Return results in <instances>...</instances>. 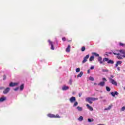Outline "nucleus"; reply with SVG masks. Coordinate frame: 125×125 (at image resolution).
I'll use <instances>...</instances> for the list:
<instances>
[{
  "instance_id": "f257e3e1",
  "label": "nucleus",
  "mask_w": 125,
  "mask_h": 125,
  "mask_svg": "<svg viewBox=\"0 0 125 125\" xmlns=\"http://www.w3.org/2000/svg\"><path fill=\"white\" fill-rule=\"evenodd\" d=\"M96 100H98L97 98H92V97H88L85 99L86 102H88L90 104H92V101H96Z\"/></svg>"
},
{
  "instance_id": "f03ea898",
  "label": "nucleus",
  "mask_w": 125,
  "mask_h": 125,
  "mask_svg": "<svg viewBox=\"0 0 125 125\" xmlns=\"http://www.w3.org/2000/svg\"><path fill=\"white\" fill-rule=\"evenodd\" d=\"M48 117H49V118H56L57 119H60L61 117L59 116V115L58 114H56V115L54 114H52L51 113H49L47 115Z\"/></svg>"
},
{
  "instance_id": "7ed1b4c3",
  "label": "nucleus",
  "mask_w": 125,
  "mask_h": 125,
  "mask_svg": "<svg viewBox=\"0 0 125 125\" xmlns=\"http://www.w3.org/2000/svg\"><path fill=\"white\" fill-rule=\"evenodd\" d=\"M109 82L110 83H111L112 84H114V85H118V83H117V82H116V81H115V80L112 79V78H109Z\"/></svg>"
},
{
  "instance_id": "20e7f679",
  "label": "nucleus",
  "mask_w": 125,
  "mask_h": 125,
  "mask_svg": "<svg viewBox=\"0 0 125 125\" xmlns=\"http://www.w3.org/2000/svg\"><path fill=\"white\" fill-rule=\"evenodd\" d=\"M88 58H89V54L87 55L86 56L84 57L83 60V61L82 63L83 64L85 63V62L87 61V59H88Z\"/></svg>"
},
{
  "instance_id": "39448f33",
  "label": "nucleus",
  "mask_w": 125,
  "mask_h": 125,
  "mask_svg": "<svg viewBox=\"0 0 125 125\" xmlns=\"http://www.w3.org/2000/svg\"><path fill=\"white\" fill-rule=\"evenodd\" d=\"M10 90V88L9 87L6 88L3 91V94H7V93L9 92Z\"/></svg>"
},
{
  "instance_id": "423d86ee",
  "label": "nucleus",
  "mask_w": 125,
  "mask_h": 125,
  "mask_svg": "<svg viewBox=\"0 0 125 125\" xmlns=\"http://www.w3.org/2000/svg\"><path fill=\"white\" fill-rule=\"evenodd\" d=\"M18 85V83L11 82L9 83V86L13 87V86H15L16 85Z\"/></svg>"
},
{
  "instance_id": "0eeeda50",
  "label": "nucleus",
  "mask_w": 125,
  "mask_h": 125,
  "mask_svg": "<svg viewBox=\"0 0 125 125\" xmlns=\"http://www.w3.org/2000/svg\"><path fill=\"white\" fill-rule=\"evenodd\" d=\"M48 42H49V44H50V45H51V49L52 50H54V46H53L52 42H51L50 40H48Z\"/></svg>"
},
{
  "instance_id": "6e6552de",
  "label": "nucleus",
  "mask_w": 125,
  "mask_h": 125,
  "mask_svg": "<svg viewBox=\"0 0 125 125\" xmlns=\"http://www.w3.org/2000/svg\"><path fill=\"white\" fill-rule=\"evenodd\" d=\"M69 101L71 102V103H73V102H75V101H76V97H72L69 99Z\"/></svg>"
},
{
  "instance_id": "1a4fd4ad",
  "label": "nucleus",
  "mask_w": 125,
  "mask_h": 125,
  "mask_svg": "<svg viewBox=\"0 0 125 125\" xmlns=\"http://www.w3.org/2000/svg\"><path fill=\"white\" fill-rule=\"evenodd\" d=\"M86 107H87V108L90 110V111H93V108L91 107V106L89 105V104H87Z\"/></svg>"
},
{
  "instance_id": "9d476101",
  "label": "nucleus",
  "mask_w": 125,
  "mask_h": 125,
  "mask_svg": "<svg viewBox=\"0 0 125 125\" xmlns=\"http://www.w3.org/2000/svg\"><path fill=\"white\" fill-rule=\"evenodd\" d=\"M98 85H100V86H104L105 85V82H101L98 84Z\"/></svg>"
},
{
  "instance_id": "9b49d317",
  "label": "nucleus",
  "mask_w": 125,
  "mask_h": 125,
  "mask_svg": "<svg viewBox=\"0 0 125 125\" xmlns=\"http://www.w3.org/2000/svg\"><path fill=\"white\" fill-rule=\"evenodd\" d=\"M69 86H66V85H64L62 87V90H67L69 89Z\"/></svg>"
},
{
  "instance_id": "f8f14e48",
  "label": "nucleus",
  "mask_w": 125,
  "mask_h": 125,
  "mask_svg": "<svg viewBox=\"0 0 125 125\" xmlns=\"http://www.w3.org/2000/svg\"><path fill=\"white\" fill-rule=\"evenodd\" d=\"M5 100H6V97H2L0 98V102H3Z\"/></svg>"
},
{
  "instance_id": "ddd939ff",
  "label": "nucleus",
  "mask_w": 125,
  "mask_h": 125,
  "mask_svg": "<svg viewBox=\"0 0 125 125\" xmlns=\"http://www.w3.org/2000/svg\"><path fill=\"white\" fill-rule=\"evenodd\" d=\"M117 58L118 59H123V57H124V55H122L121 54H120L119 53H118L117 54Z\"/></svg>"
},
{
  "instance_id": "4468645a",
  "label": "nucleus",
  "mask_w": 125,
  "mask_h": 125,
  "mask_svg": "<svg viewBox=\"0 0 125 125\" xmlns=\"http://www.w3.org/2000/svg\"><path fill=\"white\" fill-rule=\"evenodd\" d=\"M70 49H71V45H68V47L66 48V52H70Z\"/></svg>"
},
{
  "instance_id": "2eb2a0df",
  "label": "nucleus",
  "mask_w": 125,
  "mask_h": 125,
  "mask_svg": "<svg viewBox=\"0 0 125 125\" xmlns=\"http://www.w3.org/2000/svg\"><path fill=\"white\" fill-rule=\"evenodd\" d=\"M98 60L100 64H103V62H102V58L101 57H99Z\"/></svg>"
},
{
  "instance_id": "dca6fc26",
  "label": "nucleus",
  "mask_w": 125,
  "mask_h": 125,
  "mask_svg": "<svg viewBox=\"0 0 125 125\" xmlns=\"http://www.w3.org/2000/svg\"><path fill=\"white\" fill-rule=\"evenodd\" d=\"M122 63H123V62H122V61H118V62H117V63L115 64V67H118V66L119 65H121V64H122Z\"/></svg>"
},
{
  "instance_id": "f3484780",
  "label": "nucleus",
  "mask_w": 125,
  "mask_h": 125,
  "mask_svg": "<svg viewBox=\"0 0 125 125\" xmlns=\"http://www.w3.org/2000/svg\"><path fill=\"white\" fill-rule=\"evenodd\" d=\"M83 75V71H81L80 73L77 75V78H81V77H82Z\"/></svg>"
},
{
  "instance_id": "a211bd4d",
  "label": "nucleus",
  "mask_w": 125,
  "mask_h": 125,
  "mask_svg": "<svg viewBox=\"0 0 125 125\" xmlns=\"http://www.w3.org/2000/svg\"><path fill=\"white\" fill-rule=\"evenodd\" d=\"M109 61V59L108 58H104L103 59V62H106Z\"/></svg>"
},
{
  "instance_id": "6ab92c4d",
  "label": "nucleus",
  "mask_w": 125,
  "mask_h": 125,
  "mask_svg": "<svg viewBox=\"0 0 125 125\" xmlns=\"http://www.w3.org/2000/svg\"><path fill=\"white\" fill-rule=\"evenodd\" d=\"M108 64H114V62L113 61V60H108V61L107 62Z\"/></svg>"
},
{
  "instance_id": "aec40b11",
  "label": "nucleus",
  "mask_w": 125,
  "mask_h": 125,
  "mask_svg": "<svg viewBox=\"0 0 125 125\" xmlns=\"http://www.w3.org/2000/svg\"><path fill=\"white\" fill-rule=\"evenodd\" d=\"M77 109L80 112L83 111V108L80 107V106H77Z\"/></svg>"
},
{
  "instance_id": "412c9836",
  "label": "nucleus",
  "mask_w": 125,
  "mask_h": 125,
  "mask_svg": "<svg viewBox=\"0 0 125 125\" xmlns=\"http://www.w3.org/2000/svg\"><path fill=\"white\" fill-rule=\"evenodd\" d=\"M94 60V56H92L89 58V61H93Z\"/></svg>"
},
{
  "instance_id": "4be33fe9",
  "label": "nucleus",
  "mask_w": 125,
  "mask_h": 125,
  "mask_svg": "<svg viewBox=\"0 0 125 125\" xmlns=\"http://www.w3.org/2000/svg\"><path fill=\"white\" fill-rule=\"evenodd\" d=\"M83 116H80V117L78 118V120H79L80 122L83 121Z\"/></svg>"
},
{
  "instance_id": "5701e85b",
  "label": "nucleus",
  "mask_w": 125,
  "mask_h": 125,
  "mask_svg": "<svg viewBox=\"0 0 125 125\" xmlns=\"http://www.w3.org/2000/svg\"><path fill=\"white\" fill-rule=\"evenodd\" d=\"M93 55H95L96 57H99V55L95 52L92 53Z\"/></svg>"
},
{
  "instance_id": "b1692460",
  "label": "nucleus",
  "mask_w": 125,
  "mask_h": 125,
  "mask_svg": "<svg viewBox=\"0 0 125 125\" xmlns=\"http://www.w3.org/2000/svg\"><path fill=\"white\" fill-rule=\"evenodd\" d=\"M20 88L21 90H23V89H24V84H21L20 86Z\"/></svg>"
},
{
  "instance_id": "393cba45",
  "label": "nucleus",
  "mask_w": 125,
  "mask_h": 125,
  "mask_svg": "<svg viewBox=\"0 0 125 125\" xmlns=\"http://www.w3.org/2000/svg\"><path fill=\"white\" fill-rule=\"evenodd\" d=\"M72 83H73V80H72V79H70L69 80V82H68V84H70L71 85H72Z\"/></svg>"
},
{
  "instance_id": "a878e982",
  "label": "nucleus",
  "mask_w": 125,
  "mask_h": 125,
  "mask_svg": "<svg viewBox=\"0 0 125 125\" xmlns=\"http://www.w3.org/2000/svg\"><path fill=\"white\" fill-rule=\"evenodd\" d=\"M85 50V46H83L81 48V51L83 52Z\"/></svg>"
},
{
  "instance_id": "bb28decb",
  "label": "nucleus",
  "mask_w": 125,
  "mask_h": 125,
  "mask_svg": "<svg viewBox=\"0 0 125 125\" xmlns=\"http://www.w3.org/2000/svg\"><path fill=\"white\" fill-rule=\"evenodd\" d=\"M106 89L107 91H111V88L108 86H106Z\"/></svg>"
},
{
  "instance_id": "cd10ccee",
  "label": "nucleus",
  "mask_w": 125,
  "mask_h": 125,
  "mask_svg": "<svg viewBox=\"0 0 125 125\" xmlns=\"http://www.w3.org/2000/svg\"><path fill=\"white\" fill-rule=\"evenodd\" d=\"M102 72L108 73L109 70L108 69H102Z\"/></svg>"
},
{
  "instance_id": "c85d7f7f",
  "label": "nucleus",
  "mask_w": 125,
  "mask_h": 125,
  "mask_svg": "<svg viewBox=\"0 0 125 125\" xmlns=\"http://www.w3.org/2000/svg\"><path fill=\"white\" fill-rule=\"evenodd\" d=\"M89 80H90V81H94V78H93L92 77H90L89 78Z\"/></svg>"
},
{
  "instance_id": "c756f323",
  "label": "nucleus",
  "mask_w": 125,
  "mask_h": 125,
  "mask_svg": "<svg viewBox=\"0 0 125 125\" xmlns=\"http://www.w3.org/2000/svg\"><path fill=\"white\" fill-rule=\"evenodd\" d=\"M81 71V69L80 68H76V73H79Z\"/></svg>"
},
{
  "instance_id": "7c9ffc66",
  "label": "nucleus",
  "mask_w": 125,
  "mask_h": 125,
  "mask_svg": "<svg viewBox=\"0 0 125 125\" xmlns=\"http://www.w3.org/2000/svg\"><path fill=\"white\" fill-rule=\"evenodd\" d=\"M78 105V102H75L74 103V104L73 105L74 107H76V106Z\"/></svg>"
},
{
  "instance_id": "2f4dec72",
  "label": "nucleus",
  "mask_w": 125,
  "mask_h": 125,
  "mask_svg": "<svg viewBox=\"0 0 125 125\" xmlns=\"http://www.w3.org/2000/svg\"><path fill=\"white\" fill-rule=\"evenodd\" d=\"M125 106H123V107H122V108L121 109V112L125 111Z\"/></svg>"
},
{
  "instance_id": "473e14b6",
  "label": "nucleus",
  "mask_w": 125,
  "mask_h": 125,
  "mask_svg": "<svg viewBox=\"0 0 125 125\" xmlns=\"http://www.w3.org/2000/svg\"><path fill=\"white\" fill-rule=\"evenodd\" d=\"M3 81H5V80H6V75H3Z\"/></svg>"
},
{
  "instance_id": "72a5a7b5",
  "label": "nucleus",
  "mask_w": 125,
  "mask_h": 125,
  "mask_svg": "<svg viewBox=\"0 0 125 125\" xmlns=\"http://www.w3.org/2000/svg\"><path fill=\"white\" fill-rule=\"evenodd\" d=\"M120 52H121V53H122V54H124V55H125V51L121 50Z\"/></svg>"
},
{
  "instance_id": "f704fd0d",
  "label": "nucleus",
  "mask_w": 125,
  "mask_h": 125,
  "mask_svg": "<svg viewBox=\"0 0 125 125\" xmlns=\"http://www.w3.org/2000/svg\"><path fill=\"white\" fill-rule=\"evenodd\" d=\"M119 44H120V46H125V44H124V43H123L122 42H120L119 43Z\"/></svg>"
},
{
  "instance_id": "c9c22d12",
  "label": "nucleus",
  "mask_w": 125,
  "mask_h": 125,
  "mask_svg": "<svg viewBox=\"0 0 125 125\" xmlns=\"http://www.w3.org/2000/svg\"><path fill=\"white\" fill-rule=\"evenodd\" d=\"M19 89V87H17L16 88L14 89V90H15V91H17V90H18Z\"/></svg>"
},
{
  "instance_id": "e433bc0d",
  "label": "nucleus",
  "mask_w": 125,
  "mask_h": 125,
  "mask_svg": "<svg viewBox=\"0 0 125 125\" xmlns=\"http://www.w3.org/2000/svg\"><path fill=\"white\" fill-rule=\"evenodd\" d=\"M111 94L112 96H113V97H115V96H116V95H115V93L114 92H111Z\"/></svg>"
},
{
  "instance_id": "4c0bfd02",
  "label": "nucleus",
  "mask_w": 125,
  "mask_h": 125,
  "mask_svg": "<svg viewBox=\"0 0 125 125\" xmlns=\"http://www.w3.org/2000/svg\"><path fill=\"white\" fill-rule=\"evenodd\" d=\"M103 81H104V82H107V79L105 78H103Z\"/></svg>"
},
{
  "instance_id": "58836bf2",
  "label": "nucleus",
  "mask_w": 125,
  "mask_h": 125,
  "mask_svg": "<svg viewBox=\"0 0 125 125\" xmlns=\"http://www.w3.org/2000/svg\"><path fill=\"white\" fill-rule=\"evenodd\" d=\"M88 122H89V123H91V122H92V120L90 119H88Z\"/></svg>"
},
{
  "instance_id": "ea45409f",
  "label": "nucleus",
  "mask_w": 125,
  "mask_h": 125,
  "mask_svg": "<svg viewBox=\"0 0 125 125\" xmlns=\"http://www.w3.org/2000/svg\"><path fill=\"white\" fill-rule=\"evenodd\" d=\"M62 40L63 41V42H65V41H66V38L65 37H63L62 38Z\"/></svg>"
},
{
  "instance_id": "a19ab883",
  "label": "nucleus",
  "mask_w": 125,
  "mask_h": 125,
  "mask_svg": "<svg viewBox=\"0 0 125 125\" xmlns=\"http://www.w3.org/2000/svg\"><path fill=\"white\" fill-rule=\"evenodd\" d=\"M82 95H83V93H80L79 94V97H81Z\"/></svg>"
},
{
  "instance_id": "79ce46f5",
  "label": "nucleus",
  "mask_w": 125,
  "mask_h": 125,
  "mask_svg": "<svg viewBox=\"0 0 125 125\" xmlns=\"http://www.w3.org/2000/svg\"><path fill=\"white\" fill-rule=\"evenodd\" d=\"M114 94H115V95H118V94H119V93H118L117 91H115V92H114Z\"/></svg>"
},
{
  "instance_id": "37998d69",
  "label": "nucleus",
  "mask_w": 125,
  "mask_h": 125,
  "mask_svg": "<svg viewBox=\"0 0 125 125\" xmlns=\"http://www.w3.org/2000/svg\"><path fill=\"white\" fill-rule=\"evenodd\" d=\"M4 89V87H0V90Z\"/></svg>"
},
{
  "instance_id": "c03bdc74",
  "label": "nucleus",
  "mask_w": 125,
  "mask_h": 125,
  "mask_svg": "<svg viewBox=\"0 0 125 125\" xmlns=\"http://www.w3.org/2000/svg\"><path fill=\"white\" fill-rule=\"evenodd\" d=\"M111 108H112V106L109 105V106H108V110H110V109H111Z\"/></svg>"
},
{
  "instance_id": "a18cd8bd",
  "label": "nucleus",
  "mask_w": 125,
  "mask_h": 125,
  "mask_svg": "<svg viewBox=\"0 0 125 125\" xmlns=\"http://www.w3.org/2000/svg\"><path fill=\"white\" fill-rule=\"evenodd\" d=\"M93 69H94V66H91V67H90V69H91V70H93Z\"/></svg>"
},
{
  "instance_id": "49530a36",
  "label": "nucleus",
  "mask_w": 125,
  "mask_h": 125,
  "mask_svg": "<svg viewBox=\"0 0 125 125\" xmlns=\"http://www.w3.org/2000/svg\"><path fill=\"white\" fill-rule=\"evenodd\" d=\"M90 73V70L89 69V70H87V73L89 74Z\"/></svg>"
},
{
  "instance_id": "de8ad7c7",
  "label": "nucleus",
  "mask_w": 125,
  "mask_h": 125,
  "mask_svg": "<svg viewBox=\"0 0 125 125\" xmlns=\"http://www.w3.org/2000/svg\"><path fill=\"white\" fill-rule=\"evenodd\" d=\"M113 54H114V55H118V54L115 52H113Z\"/></svg>"
},
{
  "instance_id": "09e8293b",
  "label": "nucleus",
  "mask_w": 125,
  "mask_h": 125,
  "mask_svg": "<svg viewBox=\"0 0 125 125\" xmlns=\"http://www.w3.org/2000/svg\"><path fill=\"white\" fill-rule=\"evenodd\" d=\"M117 70H118V71H120L121 70L120 67H118L117 68Z\"/></svg>"
},
{
  "instance_id": "8fccbe9b",
  "label": "nucleus",
  "mask_w": 125,
  "mask_h": 125,
  "mask_svg": "<svg viewBox=\"0 0 125 125\" xmlns=\"http://www.w3.org/2000/svg\"><path fill=\"white\" fill-rule=\"evenodd\" d=\"M111 78H112V79H113V78H114V76L111 75Z\"/></svg>"
},
{
  "instance_id": "3c124183",
  "label": "nucleus",
  "mask_w": 125,
  "mask_h": 125,
  "mask_svg": "<svg viewBox=\"0 0 125 125\" xmlns=\"http://www.w3.org/2000/svg\"><path fill=\"white\" fill-rule=\"evenodd\" d=\"M108 53V54H112V53L111 52H109V53Z\"/></svg>"
},
{
  "instance_id": "603ef678",
  "label": "nucleus",
  "mask_w": 125,
  "mask_h": 125,
  "mask_svg": "<svg viewBox=\"0 0 125 125\" xmlns=\"http://www.w3.org/2000/svg\"><path fill=\"white\" fill-rule=\"evenodd\" d=\"M97 125H104V124H98Z\"/></svg>"
},
{
  "instance_id": "864d4df0",
  "label": "nucleus",
  "mask_w": 125,
  "mask_h": 125,
  "mask_svg": "<svg viewBox=\"0 0 125 125\" xmlns=\"http://www.w3.org/2000/svg\"><path fill=\"white\" fill-rule=\"evenodd\" d=\"M123 57H124V58H125V55H123Z\"/></svg>"
},
{
  "instance_id": "5fc2aeb1",
  "label": "nucleus",
  "mask_w": 125,
  "mask_h": 125,
  "mask_svg": "<svg viewBox=\"0 0 125 125\" xmlns=\"http://www.w3.org/2000/svg\"><path fill=\"white\" fill-rule=\"evenodd\" d=\"M104 110H109V109L107 108H105Z\"/></svg>"
},
{
  "instance_id": "6e6d98bb",
  "label": "nucleus",
  "mask_w": 125,
  "mask_h": 125,
  "mask_svg": "<svg viewBox=\"0 0 125 125\" xmlns=\"http://www.w3.org/2000/svg\"><path fill=\"white\" fill-rule=\"evenodd\" d=\"M94 84H95V85H96V84H97V83H94Z\"/></svg>"
},
{
  "instance_id": "4d7b16f0",
  "label": "nucleus",
  "mask_w": 125,
  "mask_h": 125,
  "mask_svg": "<svg viewBox=\"0 0 125 125\" xmlns=\"http://www.w3.org/2000/svg\"><path fill=\"white\" fill-rule=\"evenodd\" d=\"M124 89L125 90V87H124Z\"/></svg>"
}]
</instances>
